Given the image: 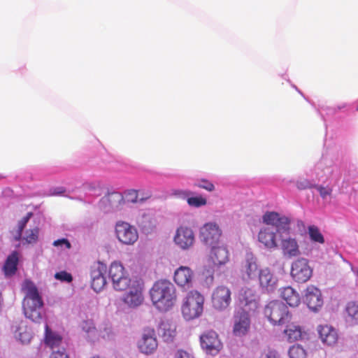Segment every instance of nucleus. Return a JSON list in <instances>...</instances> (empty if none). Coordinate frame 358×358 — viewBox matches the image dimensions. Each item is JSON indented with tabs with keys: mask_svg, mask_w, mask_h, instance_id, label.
<instances>
[{
	"mask_svg": "<svg viewBox=\"0 0 358 358\" xmlns=\"http://www.w3.org/2000/svg\"><path fill=\"white\" fill-rule=\"evenodd\" d=\"M250 329V318L249 313L245 310H239L234 315L233 334L236 336L246 335Z\"/></svg>",
	"mask_w": 358,
	"mask_h": 358,
	"instance_id": "nucleus-14",
	"label": "nucleus"
},
{
	"mask_svg": "<svg viewBox=\"0 0 358 358\" xmlns=\"http://www.w3.org/2000/svg\"><path fill=\"white\" fill-rule=\"evenodd\" d=\"M263 222L276 228L277 232L289 233L290 230V220L276 212H266L262 217Z\"/></svg>",
	"mask_w": 358,
	"mask_h": 358,
	"instance_id": "nucleus-11",
	"label": "nucleus"
},
{
	"mask_svg": "<svg viewBox=\"0 0 358 358\" xmlns=\"http://www.w3.org/2000/svg\"><path fill=\"white\" fill-rule=\"evenodd\" d=\"M194 278L193 271L188 266H181L174 273L173 279L175 282L180 287L189 289L192 287Z\"/></svg>",
	"mask_w": 358,
	"mask_h": 358,
	"instance_id": "nucleus-18",
	"label": "nucleus"
},
{
	"mask_svg": "<svg viewBox=\"0 0 358 358\" xmlns=\"http://www.w3.org/2000/svg\"><path fill=\"white\" fill-rule=\"evenodd\" d=\"M158 342L155 331L152 327H145L138 342V348L142 353L152 354L157 348Z\"/></svg>",
	"mask_w": 358,
	"mask_h": 358,
	"instance_id": "nucleus-12",
	"label": "nucleus"
},
{
	"mask_svg": "<svg viewBox=\"0 0 358 358\" xmlns=\"http://www.w3.org/2000/svg\"><path fill=\"white\" fill-rule=\"evenodd\" d=\"M18 263V254L17 252H13L10 255L3 266L4 272L6 275H13L17 270Z\"/></svg>",
	"mask_w": 358,
	"mask_h": 358,
	"instance_id": "nucleus-30",
	"label": "nucleus"
},
{
	"mask_svg": "<svg viewBox=\"0 0 358 358\" xmlns=\"http://www.w3.org/2000/svg\"><path fill=\"white\" fill-rule=\"evenodd\" d=\"M207 203V201L205 198L202 196H193L187 199V203L194 207H200L202 206H205Z\"/></svg>",
	"mask_w": 358,
	"mask_h": 358,
	"instance_id": "nucleus-38",
	"label": "nucleus"
},
{
	"mask_svg": "<svg viewBox=\"0 0 358 358\" xmlns=\"http://www.w3.org/2000/svg\"><path fill=\"white\" fill-rule=\"evenodd\" d=\"M194 234L192 229L181 226L177 229L173 241L181 249L186 250L194 243Z\"/></svg>",
	"mask_w": 358,
	"mask_h": 358,
	"instance_id": "nucleus-15",
	"label": "nucleus"
},
{
	"mask_svg": "<svg viewBox=\"0 0 358 358\" xmlns=\"http://www.w3.org/2000/svg\"><path fill=\"white\" fill-rule=\"evenodd\" d=\"M127 201L131 203H136L138 201V191L135 189H130L127 194Z\"/></svg>",
	"mask_w": 358,
	"mask_h": 358,
	"instance_id": "nucleus-43",
	"label": "nucleus"
},
{
	"mask_svg": "<svg viewBox=\"0 0 358 358\" xmlns=\"http://www.w3.org/2000/svg\"><path fill=\"white\" fill-rule=\"evenodd\" d=\"M24 297L22 308L25 316L34 322H40L42 316L40 312L43 306L42 297L33 282L26 280L22 285Z\"/></svg>",
	"mask_w": 358,
	"mask_h": 358,
	"instance_id": "nucleus-2",
	"label": "nucleus"
},
{
	"mask_svg": "<svg viewBox=\"0 0 358 358\" xmlns=\"http://www.w3.org/2000/svg\"><path fill=\"white\" fill-rule=\"evenodd\" d=\"M150 293L152 304L160 311L169 310L176 301L175 286L168 280L155 282Z\"/></svg>",
	"mask_w": 358,
	"mask_h": 358,
	"instance_id": "nucleus-1",
	"label": "nucleus"
},
{
	"mask_svg": "<svg viewBox=\"0 0 358 358\" xmlns=\"http://www.w3.org/2000/svg\"><path fill=\"white\" fill-rule=\"evenodd\" d=\"M195 186L207 190L208 192H213L215 189L214 185L209 180L206 179H201L199 180L196 184Z\"/></svg>",
	"mask_w": 358,
	"mask_h": 358,
	"instance_id": "nucleus-39",
	"label": "nucleus"
},
{
	"mask_svg": "<svg viewBox=\"0 0 358 358\" xmlns=\"http://www.w3.org/2000/svg\"><path fill=\"white\" fill-rule=\"evenodd\" d=\"M32 213H29L27 214L26 216H24L23 218H22L19 222L17 224V230L15 231L14 234V239L17 241H20L22 239V231L25 228L27 222H29L30 217H31Z\"/></svg>",
	"mask_w": 358,
	"mask_h": 358,
	"instance_id": "nucleus-35",
	"label": "nucleus"
},
{
	"mask_svg": "<svg viewBox=\"0 0 358 358\" xmlns=\"http://www.w3.org/2000/svg\"><path fill=\"white\" fill-rule=\"evenodd\" d=\"M45 343L52 350L59 347L62 343V337L52 332L47 324H45Z\"/></svg>",
	"mask_w": 358,
	"mask_h": 358,
	"instance_id": "nucleus-29",
	"label": "nucleus"
},
{
	"mask_svg": "<svg viewBox=\"0 0 358 358\" xmlns=\"http://www.w3.org/2000/svg\"><path fill=\"white\" fill-rule=\"evenodd\" d=\"M258 278L260 286L268 291L272 290L277 282L276 278L268 268L259 269Z\"/></svg>",
	"mask_w": 358,
	"mask_h": 358,
	"instance_id": "nucleus-24",
	"label": "nucleus"
},
{
	"mask_svg": "<svg viewBox=\"0 0 358 358\" xmlns=\"http://www.w3.org/2000/svg\"><path fill=\"white\" fill-rule=\"evenodd\" d=\"M259 271L257 258L252 253H248L241 268L243 279L245 280L254 279Z\"/></svg>",
	"mask_w": 358,
	"mask_h": 358,
	"instance_id": "nucleus-17",
	"label": "nucleus"
},
{
	"mask_svg": "<svg viewBox=\"0 0 358 358\" xmlns=\"http://www.w3.org/2000/svg\"><path fill=\"white\" fill-rule=\"evenodd\" d=\"M296 187L299 189L302 190L312 188L314 186L310 182L309 180H308L307 179H303L296 182Z\"/></svg>",
	"mask_w": 358,
	"mask_h": 358,
	"instance_id": "nucleus-44",
	"label": "nucleus"
},
{
	"mask_svg": "<svg viewBox=\"0 0 358 358\" xmlns=\"http://www.w3.org/2000/svg\"><path fill=\"white\" fill-rule=\"evenodd\" d=\"M238 301L241 308V310H245L249 313L255 312L259 307L257 296L252 288H242L239 291Z\"/></svg>",
	"mask_w": 358,
	"mask_h": 358,
	"instance_id": "nucleus-10",
	"label": "nucleus"
},
{
	"mask_svg": "<svg viewBox=\"0 0 358 358\" xmlns=\"http://www.w3.org/2000/svg\"><path fill=\"white\" fill-rule=\"evenodd\" d=\"M55 278L61 281H65L68 282H71L73 280L72 275L66 271H60L56 273L55 275Z\"/></svg>",
	"mask_w": 358,
	"mask_h": 358,
	"instance_id": "nucleus-41",
	"label": "nucleus"
},
{
	"mask_svg": "<svg viewBox=\"0 0 358 358\" xmlns=\"http://www.w3.org/2000/svg\"><path fill=\"white\" fill-rule=\"evenodd\" d=\"M210 257L214 265L222 266L229 262V251L224 246H213Z\"/></svg>",
	"mask_w": 358,
	"mask_h": 358,
	"instance_id": "nucleus-25",
	"label": "nucleus"
},
{
	"mask_svg": "<svg viewBox=\"0 0 358 358\" xmlns=\"http://www.w3.org/2000/svg\"><path fill=\"white\" fill-rule=\"evenodd\" d=\"M259 358H278V354L275 350L268 349L264 350Z\"/></svg>",
	"mask_w": 358,
	"mask_h": 358,
	"instance_id": "nucleus-45",
	"label": "nucleus"
},
{
	"mask_svg": "<svg viewBox=\"0 0 358 358\" xmlns=\"http://www.w3.org/2000/svg\"><path fill=\"white\" fill-rule=\"evenodd\" d=\"M265 316L273 324H283L288 322L292 317L285 303L278 300L268 302L264 310Z\"/></svg>",
	"mask_w": 358,
	"mask_h": 358,
	"instance_id": "nucleus-4",
	"label": "nucleus"
},
{
	"mask_svg": "<svg viewBox=\"0 0 358 358\" xmlns=\"http://www.w3.org/2000/svg\"><path fill=\"white\" fill-rule=\"evenodd\" d=\"M291 276L297 282H307L312 276L313 270L305 258H299L292 264Z\"/></svg>",
	"mask_w": 358,
	"mask_h": 358,
	"instance_id": "nucleus-7",
	"label": "nucleus"
},
{
	"mask_svg": "<svg viewBox=\"0 0 358 358\" xmlns=\"http://www.w3.org/2000/svg\"><path fill=\"white\" fill-rule=\"evenodd\" d=\"M314 187L317 189L320 193V195L322 198L325 199L327 196L331 194L332 189L328 187H323L320 185H314Z\"/></svg>",
	"mask_w": 358,
	"mask_h": 358,
	"instance_id": "nucleus-42",
	"label": "nucleus"
},
{
	"mask_svg": "<svg viewBox=\"0 0 358 358\" xmlns=\"http://www.w3.org/2000/svg\"><path fill=\"white\" fill-rule=\"evenodd\" d=\"M129 292L124 296V301L130 307H137L143 301V282L134 280L129 285Z\"/></svg>",
	"mask_w": 358,
	"mask_h": 358,
	"instance_id": "nucleus-13",
	"label": "nucleus"
},
{
	"mask_svg": "<svg viewBox=\"0 0 358 358\" xmlns=\"http://www.w3.org/2000/svg\"><path fill=\"white\" fill-rule=\"evenodd\" d=\"M289 342L296 341L302 337V330L300 326L289 324L284 331Z\"/></svg>",
	"mask_w": 358,
	"mask_h": 358,
	"instance_id": "nucleus-31",
	"label": "nucleus"
},
{
	"mask_svg": "<svg viewBox=\"0 0 358 358\" xmlns=\"http://www.w3.org/2000/svg\"><path fill=\"white\" fill-rule=\"evenodd\" d=\"M230 289L224 285L217 286L211 295L213 307L217 310H223L228 308L231 301Z\"/></svg>",
	"mask_w": 358,
	"mask_h": 358,
	"instance_id": "nucleus-9",
	"label": "nucleus"
},
{
	"mask_svg": "<svg viewBox=\"0 0 358 358\" xmlns=\"http://www.w3.org/2000/svg\"><path fill=\"white\" fill-rule=\"evenodd\" d=\"M92 358H99V357H93Z\"/></svg>",
	"mask_w": 358,
	"mask_h": 358,
	"instance_id": "nucleus-50",
	"label": "nucleus"
},
{
	"mask_svg": "<svg viewBox=\"0 0 358 358\" xmlns=\"http://www.w3.org/2000/svg\"><path fill=\"white\" fill-rule=\"evenodd\" d=\"M157 331L163 341L167 343L173 342L177 336L176 325L169 320L161 321Z\"/></svg>",
	"mask_w": 358,
	"mask_h": 358,
	"instance_id": "nucleus-21",
	"label": "nucleus"
},
{
	"mask_svg": "<svg viewBox=\"0 0 358 358\" xmlns=\"http://www.w3.org/2000/svg\"><path fill=\"white\" fill-rule=\"evenodd\" d=\"M39 229L38 227L27 230L24 236L22 238L27 244H34L37 242L38 238Z\"/></svg>",
	"mask_w": 358,
	"mask_h": 358,
	"instance_id": "nucleus-34",
	"label": "nucleus"
},
{
	"mask_svg": "<svg viewBox=\"0 0 358 358\" xmlns=\"http://www.w3.org/2000/svg\"><path fill=\"white\" fill-rule=\"evenodd\" d=\"M258 241L267 248H275L278 246L275 232L270 227L260 229L258 234Z\"/></svg>",
	"mask_w": 358,
	"mask_h": 358,
	"instance_id": "nucleus-22",
	"label": "nucleus"
},
{
	"mask_svg": "<svg viewBox=\"0 0 358 358\" xmlns=\"http://www.w3.org/2000/svg\"><path fill=\"white\" fill-rule=\"evenodd\" d=\"M281 249L283 255L289 257H297L301 254L298 243L293 238L282 239Z\"/></svg>",
	"mask_w": 358,
	"mask_h": 358,
	"instance_id": "nucleus-26",
	"label": "nucleus"
},
{
	"mask_svg": "<svg viewBox=\"0 0 358 358\" xmlns=\"http://www.w3.org/2000/svg\"><path fill=\"white\" fill-rule=\"evenodd\" d=\"M304 301L308 307L313 311H317L323 306L321 291L313 285H309L306 289Z\"/></svg>",
	"mask_w": 358,
	"mask_h": 358,
	"instance_id": "nucleus-16",
	"label": "nucleus"
},
{
	"mask_svg": "<svg viewBox=\"0 0 358 358\" xmlns=\"http://www.w3.org/2000/svg\"><path fill=\"white\" fill-rule=\"evenodd\" d=\"M201 345L209 354L217 353L222 348V343L217 334L213 331H208L200 337Z\"/></svg>",
	"mask_w": 358,
	"mask_h": 358,
	"instance_id": "nucleus-19",
	"label": "nucleus"
},
{
	"mask_svg": "<svg viewBox=\"0 0 358 358\" xmlns=\"http://www.w3.org/2000/svg\"><path fill=\"white\" fill-rule=\"evenodd\" d=\"M308 234L312 241L320 244H323L324 243V238L317 227L315 225L308 227Z\"/></svg>",
	"mask_w": 358,
	"mask_h": 358,
	"instance_id": "nucleus-33",
	"label": "nucleus"
},
{
	"mask_svg": "<svg viewBox=\"0 0 358 358\" xmlns=\"http://www.w3.org/2000/svg\"><path fill=\"white\" fill-rule=\"evenodd\" d=\"M115 234L118 241L124 245H133L138 238L137 229L128 222L123 221L116 223Z\"/></svg>",
	"mask_w": 358,
	"mask_h": 358,
	"instance_id": "nucleus-6",
	"label": "nucleus"
},
{
	"mask_svg": "<svg viewBox=\"0 0 358 358\" xmlns=\"http://www.w3.org/2000/svg\"><path fill=\"white\" fill-rule=\"evenodd\" d=\"M81 328L90 340L94 341L98 338V331L92 320H84L81 324Z\"/></svg>",
	"mask_w": 358,
	"mask_h": 358,
	"instance_id": "nucleus-32",
	"label": "nucleus"
},
{
	"mask_svg": "<svg viewBox=\"0 0 358 358\" xmlns=\"http://www.w3.org/2000/svg\"><path fill=\"white\" fill-rule=\"evenodd\" d=\"M178 358H194L190 354L184 350L178 351Z\"/></svg>",
	"mask_w": 358,
	"mask_h": 358,
	"instance_id": "nucleus-48",
	"label": "nucleus"
},
{
	"mask_svg": "<svg viewBox=\"0 0 358 358\" xmlns=\"http://www.w3.org/2000/svg\"><path fill=\"white\" fill-rule=\"evenodd\" d=\"M58 189H59L58 191H56V189H54V191L52 192V194L53 195H57V194H60L65 192V189L63 187H59V188H58Z\"/></svg>",
	"mask_w": 358,
	"mask_h": 358,
	"instance_id": "nucleus-49",
	"label": "nucleus"
},
{
	"mask_svg": "<svg viewBox=\"0 0 358 358\" xmlns=\"http://www.w3.org/2000/svg\"><path fill=\"white\" fill-rule=\"evenodd\" d=\"M345 313L346 320L352 324H358V302L350 301L346 304Z\"/></svg>",
	"mask_w": 358,
	"mask_h": 358,
	"instance_id": "nucleus-28",
	"label": "nucleus"
},
{
	"mask_svg": "<svg viewBox=\"0 0 358 358\" xmlns=\"http://www.w3.org/2000/svg\"><path fill=\"white\" fill-rule=\"evenodd\" d=\"M290 358H306V352L300 345H294L289 350Z\"/></svg>",
	"mask_w": 358,
	"mask_h": 358,
	"instance_id": "nucleus-36",
	"label": "nucleus"
},
{
	"mask_svg": "<svg viewBox=\"0 0 358 358\" xmlns=\"http://www.w3.org/2000/svg\"><path fill=\"white\" fill-rule=\"evenodd\" d=\"M204 297L198 291H189L183 300L181 311L187 320L199 317L203 310Z\"/></svg>",
	"mask_w": 358,
	"mask_h": 358,
	"instance_id": "nucleus-3",
	"label": "nucleus"
},
{
	"mask_svg": "<svg viewBox=\"0 0 358 358\" xmlns=\"http://www.w3.org/2000/svg\"><path fill=\"white\" fill-rule=\"evenodd\" d=\"M221 236V230L215 224L208 223L201 227L200 238L206 244L213 245L217 243Z\"/></svg>",
	"mask_w": 358,
	"mask_h": 358,
	"instance_id": "nucleus-20",
	"label": "nucleus"
},
{
	"mask_svg": "<svg viewBox=\"0 0 358 358\" xmlns=\"http://www.w3.org/2000/svg\"><path fill=\"white\" fill-rule=\"evenodd\" d=\"M108 273L112 280L113 287L116 290H125L129 287L131 280L127 274L124 266L120 263H112Z\"/></svg>",
	"mask_w": 358,
	"mask_h": 358,
	"instance_id": "nucleus-5",
	"label": "nucleus"
},
{
	"mask_svg": "<svg viewBox=\"0 0 358 358\" xmlns=\"http://www.w3.org/2000/svg\"><path fill=\"white\" fill-rule=\"evenodd\" d=\"M280 296L291 307H296L301 303L299 293L290 286L285 287L281 289Z\"/></svg>",
	"mask_w": 358,
	"mask_h": 358,
	"instance_id": "nucleus-27",
	"label": "nucleus"
},
{
	"mask_svg": "<svg viewBox=\"0 0 358 358\" xmlns=\"http://www.w3.org/2000/svg\"><path fill=\"white\" fill-rule=\"evenodd\" d=\"M15 336L22 343H28L31 339V334L26 328L19 327L15 331Z\"/></svg>",
	"mask_w": 358,
	"mask_h": 358,
	"instance_id": "nucleus-37",
	"label": "nucleus"
},
{
	"mask_svg": "<svg viewBox=\"0 0 358 358\" xmlns=\"http://www.w3.org/2000/svg\"><path fill=\"white\" fill-rule=\"evenodd\" d=\"M50 358H69V356L66 353L65 350L62 348V350L53 351Z\"/></svg>",
	"mask_w": 358,
	"mask_h": 358,
	"instance_id": "nucleus-46",
	"label": "nucleus"
},
{
	"mask_svg": "<svg viewBox=\"0 0 358 358\" xmlns=\"http://www.w3.org/2000/svg\"><path fill=\"white\" fill-rule=\"evenodd\" d=\"M107 266L100 262H94L90 267L91 287L96 292L101 291L106 285Z\"/></svg>",
	"mask_w": 358,
	"mask_h": 358,
	"instance_id": "nucleus-8",
	"label": "nucleus"
},
{
	"mask_svg": "<svg viewBox=\"0 0 358 358\" xmlns=\"http://www.w3.org/2000/svg\"><path fill=\"white\" fill-rule=\"evenodd\" d=\"M320 338L324 343L332 345L336 343L338 335L335 329L329 325H320L317 327Z\"/></svg>",
	"mask_w": 358,
	"mask_h": 358,
	"instance_id": "nucleus-23",
	"label": "nucleus"
},
{
	"mask_svg": "<svg viewBox=\"0 0 358 358\" xmlns=\"http://www.w3.org/2000/svg\"><path fill=\"white\" fill-rule=\"evenodd\" d=\"M357 110H358V106H357Z\"/></svg>",
	"mask_w": 358,
	"mask_h": 358,
	"instance_id": "nucleus-51",
	"label": "nucleus"
},
{
	"mask_svg": "<svg viewBox=\"0 0 358 358\" xmlns=\"http://www.w3.org/2000/svg\"><path fill=\"white\" fill-rule=\"evenodd\" d=\"M53 245L55 246H59V245H65L66 248L69 249L71 248V243L66 238H62V239H58L57 241H55L53 243Z\"/></svg>",
	"mask_w": 358,
	"mask_h": 358,
	"instance_id": "nucleus-47",
	"label": "nucleus"
},
{
	"mask_svg": "<svg viewBox=\"0 0 358 358\" xmlns=\"http://www.w3.org/2000/svg\"><path fill=\"white\" fill-rule=\"evenodd\" d=\"M215 265L213 264V266L209 265L208 266H205L203 271L202 275L206 278V280H209L210 282H213V275L215 272Z\"/></svg>",
	"mask_w": 358,
	"mask_h": 358,
	"instance_id": "nucleus-40",
	"label": "nucleus"
}]
</instances>
